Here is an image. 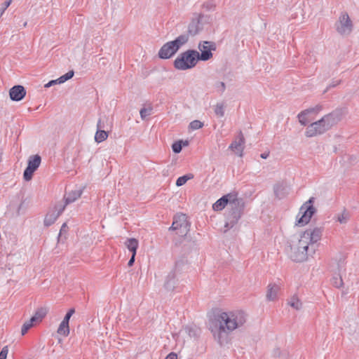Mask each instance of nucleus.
Instances as JSON below:
<instances>
[{
    "instance_id": "nucleus-33",
    "label": "nucleus",
    "mask_w": 359,
    "mask_h": 359,
    "mask_svg": "<svg viewBox=\"0 0 359 359\" xmlns=\"http://www.w3.org/2000/svg\"><path fill=\"white\" fill-rule=\"evenodd\" d=\"M203 126V123L198 120H194V121H191L189 124V128L191 130L200 129Z\"/></svg>"
},
{
    "instance_id": "nucleus-11",
    "label": "nucleus",
    "mask_w": 359,
    "mask_h": 359,
    "mask_svg": "<svg viewBox=\"0 0 359 359\" xmlns=\"http://www.w3.org/2000/svg\"><path fill=\"white\" fill-rule=\"evenodd\" d=\"M170 230H177L180 236H185L189 231V224L187 216L184 214L177 215L174 217Z\"/></svg>"
},
{
    "instance_id": "nucleus-28",
    "label": "nucleus",
    "mask_w": 359,
    "mask_h": 359,
    "mask_svg": "<svg viewBox=\"0 0 359 359\" xmlns=\"http://www.w3.org/2000/svg\"><path fill=\"white\" fill-rule=\"evenodd\" d=\"M69 323L62 321L57 329V333L60 335L67 337L69 334Z\"/></svg>"
},
{
    "instance_id": "nucleus-34",
    "label": "nucleus",
    "mask_w": 359,
    "mask_h": 359,
    "mask_svg": "<svg viewBox=\"0 0 359 359\" xmlns=\"http://www.w3.org/2000/svg\"><path fill=\"white\" fill-rule=\"evenodd\" d=\"M332 283L336 287H341L343 285V280L341 276H334L332 279Z\"/></svg>"
},
{
    "instance_id": "nucleus-2",
    "label": "nucleus",
    "mask_w": 359,
    "mask_h": 359,
    "mask_svg": "<svg viewBox=\"0 0 359 359\" xmlns=\"http://www.w3.org/2000/svg\"><path fill=\"white\" fill-rule=\"evenodd\" d=\"M247 321V314L241 310L220 311L215 315L210 327L214 337L222 343L229 332L242 327Z\"/></svg>"
},
{
    "instance_id": "nucleus-8",
    "label": "nucleus",
    "mask_w": 359,
    "mask_h": 359,
    "mask_svg": "<svg viewBox=\"0 0 359 359\" xmlns=\"http://www.w3.org/2000/svg\"><path fill=\"white\" fill-rule=\"evenodd\" d=\"M337 32L344 36L349 35L353 29V23L346 11L340 13L337 21L335 23Z\"/></svg>"
},
{
    "instance_id": "nucleus-23",
    "label": "nucleus",
    "mask_w": 359,
    "mask_h": 359,
    "mask_svg": "<svg viewBox=\"0 0 359 359\" xmlns=\"http://www.w3.org/2000/svg\"><path fill=\"white\" fill-rule=\"evenodd\" d=\"M125 245L132 254L136 255L137 249L139 246V242L135 238H128L125 242Z\"/></svg>"
},
{
    "instance_id": "nucleus-47",
    "label": "nucleus",
    "mask_w": 359,
    "mask_h": 359,
    "mask_svg": "<svg viewBox=\"0 0 359 359\" xmlns=\"http://www.w3.org/2000/svg\"><path fill=\"white\" fill-rule=\"evenodd\" d=\"M182 144H183L184 146H187V145H188V142H187V141L182 142Z\"/></svg>"
},
{
    "instance_id": "nucleus-15",
    "label": "nucleus",
    "mask_w": 359,
    "mask_h": 359,
    "mask_svg": "<svg viewBox=\"0 0 359 359\" xmlns=\"http://www.w3.org/2000/svg\"><path fill=\"white\" fill-rule=\"evenodd\" d=\"M245 148V139L241 132L239 133L236 138L229 147V149L233 151L236 155L243 156Z\"/></svg>"
},
{
    "instance_id": "nucleus-46",
    "label": "nucleus",
    "mask_w": 359,
    "mask_h": 359,
    "mask_svg": "<svg viewBox=\"0 0 359 359\" xmlns=\"http://www.w3.org/2000/svg\"><path fill=\"white\" fill-rule=\"evenodd\" d=\"M204 7L207 8H209L210 7V5H209V3H206L203 5Z\"/></svg>"
},
{
    "instance_id": "nucleus-42",
    "label": "nucleus",
    "mask_w": 359,
    "mask_h": 359,
    "mask_svg": "<svg viewBox=\"0 0 359 359\" xmlns=\"http://www.w3.org/2000/svg\"><path fill=\"white\" fill-rule=\"evenodd\" d=\"M269 152H264V153H262L260 156H261V158L266 159L269 157Z\"/></svg>"
},
{
    "instance_id": "nucleus-1",
    "label": "nucleus",
    "mask_w": 359,
    "mask_h": 359,
    "mask_svg": "<svg viewBox=\"0 0 359 359\" xmlns=\"http://www.w3.org/2000/svg\"><path fill=\"white\" fill-rule=\"evenodd\" d=\"M323 232V228L314 227L292 236L287 251L290 259L297 262L306 261L309 252L315 251L313 246L320 241Z\"/></svg>"
},
{
    "instance_id": "nucleus-49",
    "label": "nucleus",
    "mask_w": 359,
    "mask_h": 359,
    "mask_svg": "<svg viewBox=\"0 0 359 359\" xmlns=\"http://www.w3.org/2000/svg\"><path fill=\"white\" fill-rule=\"evenodd\" d=\"M27 25V22H25L24 23V27H25Z\"/></svg>"
},
{
    "instance_id": "nucleus-41",
    "label": "nucleus",
    "mask_w": 359,
    "mask_h": 359,
    "mask_svg": "<svg viewBox=\"0 0 359 359\" xmlns=\"http://www.w3.org/2000/svg\"><path fill=\"white\" fill-rule=\"evenodd\" d=\"M72 316H69L68 313H66L64 319L62 320V321H65V322H67V323H69V319Z\"/></svg>"
},
{
    "instance_id": "nucleus-13",
    "label": "nucleus",
    "mask_w": 359,
    "mask_h": 359,
    "mask_svg": "<svg viewBox=\"0 0 359 359\" xmlns=\"http://www.w3.org/2000/svg\"><path fill=\"white\" fill-rule=\"evenodd\" d=\"M41 158L39 155L30 156L28 158L27 167L24 171L23 177L25 180L29 181L32 180L34 172L39 167Z\"/></svg>"
},
{
    "instance_id": "nucleus-17",
    "label": "nucleus",
    "mask_w": 359,
    "mask_h": 359,
    "mask_svg": "<svg viewBox=\"0 0 359 359\" xmlns=\"http://www.w3.org/2000/svg\"><path fill=\"white\" fill-rule=\"evenodd\" d=\"M9 95L12 100L20 101L25 96L26 91L23 86H15L11 88Z\"/></svg>"
},
{
    "instance_id": "nucleus-31",
    "label": "nucleus",
    "mask_w": 359,
    "mask_h": 359,
    "mask_svg": "<svg viewBox=\"0 0 359 359\" xmlns=\"http://www.w3.org/2000/svg\"><path fill=\"white\" fill-rule=\"evenodd\" d=\"M34 324H36L34 321H32V318L24 323L21 329L22 335H25L27 331L33 327Z\"/></svg>"
},
{
    "instance_id": "nucleus-9",
    "label": "nucleus",
    "mask_w": 359,
    "mask_h": 359,
    "mask_svg": "<svg viewBox=\"0 0 359 359\" xmlns=\"http://www.w3.org/2000/svg\"><path fill=\"white\" fill-rule=\"evenodd\" d=\"M198 56L199 61H208L212 57V51L216 50V44L213 41H201L198 44Z\"/></svg>"
},
{
    "instance_id": "nucleus-10",
    "label": "nucleus",
    "mask_w": 359,
    "mask_h": 359,
    "mask_svg": "<svg viewBox=\"0 0 359 359\" xmlns=\"http://www.w3.org/2000/svg\"><path fill=\"white\" fill-rule=\"evenodd\" d=\"M207 21V17L200 14H196L191 18L188 25L187 35L195 36L203 29L204 23Z\"/></svg>"
},
{
    "instance_id": "nucleus-21",
    "label": "nucleus",
    "mask_w": 359,
    "mask_h": 359,
    "mask_svg": "<svg viewBox=\"0 0 359 359\" xmlns=\"http://www.w3.org/2000/svg\"><path fill=\"white\" fill-rule=\"evenodd\" d=\"M74 76V72L73 71H69L67 73H66L65 74L61 76L60 78L55 79V80H52L50 81H49L48 83H47L46 84H45L44 87L45 88H49L53 85H55V84H61V83H65L66 81L70 79L71 78H72Z\"/></svg>"
},
{
    "instance_id": "nucleus-4",
    "label": "nucleus",
    "mask_w": 359,
    "mask_h": 359,
    "mask_svg": "<svg viewBox=\"0 0 359 359\" xmlns=\"http://www.w3.org/2000/svg\"><path fill=\"white\" fill-rule=\"evenodd\" d=\"M189 41L187 34H181L175 40L165 43L159 50L158 56L162 59H168L172 57L178 50Z\"/></svg>"
},
{
    "instance_id": "nucleus-48",
    "label": "nucleus",
    "mask_w": 359,
    "mask_h": 359,
    "mask_svg": "<svg viewBox=\"0 0 359 359\" xmlns=\"http://www.w3.org/2000/svg\"><path fill=\"white\" fill-rule=\"evenodd\" d=\"M338 83H339V82L334 83L332 84V87L336 86L338 85Z\"/></svg>"
},
{
    "instance_id": "nucleus-20",
    "label": "nucleus",
    "mask_w": 359,
    "mask_h": 359,
    "mask_svg": "<svg viewBox=\"0 0 359 359\" xmlns=\"http://www.w3.org/2000/svg\"><path fill=\"white\" fill-rule=\"evenodd\" d=\"M177 283V277L175 271H171L166 277L165 287L168 290H173Z\"/></svg>"
},
{
    "instance_id": "nucleus-22",
    "label": "nucleus",
    "mask_w": 359,
    "mask_h": 359,
    "mask_svg": "<svg viewBox=\"0 0 359 359\" xmlns=\"http://www.w3.org/2000/svg\"><path fill=\"white\" fill-rule=\"evenodd\" d=\"M82 194L81 190H74L69 192L65 196V203L64 205H67L69 203L74 202L76 200L79 198Z\"/></svg>"
},
{
    "instance_id": "nucleus-30",
    "label": "nucleus",
    "mask_w": 359,
    "mask_h": 359,
    "mask_svg": "<svg viewBox=\"0 0 359 359\" xmlns=\"http://www.w3.org/2000/svg\"><path fill=\"white\" fill-rule=\"evenodd\" d=\"M193 177H194V176L191 174L185 175L182 177H180L177 178V180L176 181V185L177 187H181V186L185 184L189 180H191Z\"/></svg>"
},
{
    "instance_id": "nucleus-38",
    "label": "nucleus",
    "mask_w": 359,
    "mask_h": 359,
    "mask_svg": "<svg viewBox=\"0 0 359 359\" xmlns=\"http://www.w3.org/2000/svg\"><path fill=\"white\" fill-rule=\"evenodd\" d=\"M11 1H12L11 0H8V1H6L4 3L3 8H2V12H4L5 10H6V8L11 5Z\"/></svg>"
},
{
    "instance_id": "nucleus-32",
    "label": "nucleus",
    "mask_w": 359,
    "mask_h": 359,
    "mask_svg": "<svg viewBox=\"0 0 359 359\" xmlns=\"http://www.w3.org/2000/svg\"><path fill=\"white\" fill-rule=\"evenodd\" d=\"M151 112H152L151 107L142 108L140 111L141 118L142 120H144L147 117L149 116L151 114Z\"/></svg>"
},
{
    "instance_id": "nucleus-26",
    "label": "nucleus",
    "mask_w": 359,
    "mask_h": 359,
    "mask_svg": "<svg viewBox=\"0 0 359 359\" xmlns=\"http://www.w3.org/2000/svg\"><path fill=\"white\" fill-rule=\"evenodd\" d=\"M226 104L224 102H217L214 107V112L217 118H222L224 116Z\"/></svg>"
},
{
    "instance_id": "nucleus-18",
    "label": "nucleus",
    "mask_w": 359,
    "mask_h": 359,
    "mask_svg": "<svg viewBox=\"0 0 359 359\" xmlns=\"http://www.w3.org/2000/svg\"><path fill=\"white\" fill-rule=\"evenodd\" d=\"M290 188L288 186L283 183L279 182L274 185L273 191L276 197L283 198L289 194Z\"/></svg>"
},
{
    "instance_id": "nucleus-45",
    "label": "nucleus",
    "mask_w": 359,
    "mask_h": 359,
    "mask_svg": "<svg viewBox=\"0 0 359 359\" xmlns=\"http://www.w3.org/2000/svg\"><path fill=\"white\" fill-rule=\"evenodd\" d=\"M75 312V310L74 309H71L68 311V312L67 313H68L69 316H72Z\"/></svg>"
},
{
    "instance_id": "nucleus-14",
    "label": "nucleus",
    "mask_w": 359,
    "mask_h": 359,
    "mask_svg": "<svg viewBox=\"0 0 359 359\" xmlns=\"http://www.w3.org/2000/svg\"><path fill=\"white\" fill-rule=\"evenodd\" d=\"M65 208V205L58 203L51 208L44 218V225L49 226L52 225L61 215Z\"/></svg>"
},
{
    "instance_id": "nucleus-44",
    "label": "nucleus",
    "mask_w": 359,
    "mask_h": 359,
    "mask_svg": "<svg viewBox=\"0 0 359 359\" xmlns=\"http://www.w3.org/2000/svg\"><path fill=\"white\" fill-rule=\"evenodd\" d=\"M274 355L276 356V357H280V351L279 349H277L274 351Z\"/></svg>"
},
{
    "instance_id": "nucleus-43",
    "label": "nucleus",
    "mask_w": 359,
    "mask_h": 359,
    "mask_svg": "<svg viewBox=\"0 0 359 359\" xmlns=\"http://www.w3.org/2000/svg\"><path fill=\"white\" fill-rule=\"evenodd\" d=\"M66 228H67V224L65 223H64L62 226H61V229H60V234L62 233V232L65 231L66 230Z\"/></svg>"
},
{
    "instance_id": "nucleus-37",
    "label": "nucleus",
    "mask_w": 359,
    "mask_h": 359,
    "mask_svg": "<svg viewBox=\"0 0 359 359\" xmlns=\"http://www.w3.org/2000/svg\"><path fill=\"white\" fill-rule=\"evenodd\" d=\"M8 353V346H4L0 352V359H6Z\"/></svg>"
},
{
    "instance_id": "nucleus-35",
    "label": "nucleus",
    "mask_w": 359,
    "mask_h": 359,
    "mask_svg": "<svg viewBox=\"0 0 359 359\" xmlns=\"http://www.w3.org/2000/svg\"><path fill=\"white\" fill-rule=\"evenodd\" d=\"M215 88L219 93H223L226 89V85L222 81H217L215 84Z\"/></svg>"
},
{
    "instance_id": "nucleus-12",
    "label": "nucleus",
    "mask_w": 359,
    "mask_h": 359,
    "mask_svg": "<svg viewBox=\"0 0 359 359\" xmlns=\"http://www.w3.org/2000/svg\"><path fill=\"white\" fill-rule=\"evenodd\" d=\"M243 202L241 200V205L238 207H233L231 209L226 215V221L224 224V231H226L233 227L238 222L241 217Z\"/></svg>"
},
{
    "instance_id": "nucleus-6",
    "label": "nucleus",
    "mask_w": 359,
    "mask_h": 359,
    "mask_svg": "<svg viewBox=\"0 0 359 359\" xmlns=\"http://www.w3.org/2000/svg\"><path fill=\"white\" fill-rule=\"evenodd\" d=\"M313 202L314 198L311 197L302 205L296 217L295 224L297 226H303L309 222L316 212V209L313 205Z\"/></svg>"
},
{
    "instance_id": "nucleus-24",
    "label": "nucleus",
    "mask_w": 359,
    "mask_h": 359,
    "mask_svg": "<svg viewBox=\"0 0 359 359\" xmlns=\"http://www.w3.org/2000/svg\"><path fill=\"white\" fill-rule=\"evenodd\" d=\"M48 313V309L46 308H40L39 309L34 313V315L31 318L32 321H34L36 323H40L42 319L46 316Z\"/></svg>"
},
{
    "instance_id": "nucleus-19",
    "label": "nucleus",
    "mask_w": 359,
    "mask_h": 359,
    "mask_svg": "<svg viewBox=\"0 0 359 359\" xmlns=\"http://www.w3.org/2000/svg\"><path fill=\"white\" fill-rule=\"evenodd\" d=\"M317 110H318V109H317ZM316 111V109L311 108V109H309L302 111L298 115V118H299V123L302 125L305 126L308 123L311 121L313 120V118L311 117V114L312 113H314Z\"/></svg>"
},
{
    "instance_id": "nucleus-36",
    "label": "nucleus",
    "mask_w": 359,
    "mask_h": 359,
    "mask_svg": "<svg viewBox=\"0 0 359 359\" xmlns=\"http://www.w3.org/2000/svg\"><path fill=\"white\" fill-rule=\"evenodd\" d=\"M172 151L178 154L182 151V141H178L172 144Z\"/></svg>"
},
{
    "instance_id": "nucleus-7",
    "label": "nucleus",
    "mask_w": 359,
    "mask_h": 359,
    "mask_svg": "<svg viewBox=\"0 0 359 359\" xmlns=\"http://www.w3.org/2000/svg\"><path fill=\"white\" fill-rule=\"evenodd\" d=\"M241 205V199L238 198L236 193H229L223 196L218 199L212 205V209L215 211L222 210L226 205L230 209H233V207H238Z\"/></svg>"
},
{
    "instance_id": "nucleus-39",
    "label": "nucleus",
    "mask_w": 359,
    "mask_h": 359,
    "mask_svg": "<svg viewBox=\"0 0 359 359\" xmlns=\"http://www.w3.org/2000/svg\"><path fill=\"white\" fill-rule=\"evenodd\" d=\"M165 359H177V356L176 353H170L166 356Z\"/></svg>"
},
{
    "instance_id": "nucleus-29",
    "label": "nucleus",
    "mask_w": 359,
    "mask_h": 359,
    "mask_svg": "<svg viewBox=\"0 0 359 359\" xmlns=\"http://www.w3.org/2000/svg\"><path fill=\"white\" fill-rule=\"evenodd\" d=\"M351 215L346 210H344L341 213H339L337 216V221L340 224H346L349 220Z\"/></svg>"
},
{
    "instance_id": "nucleus-40",
    "label": "nucleus",
    "mask_w": 359,
    "mask_h": 359,
    "mask_svg": "<svg viewBox=\"0 0 359 359\" xmlns=\"http://www.w3.org/2000/svg\"><path fill=\"white\" fill-rule=\"evenodd\" d=\"M135 255H136L132 254L131 258L130 259L128 263V265L129 266H131L134 264Z\"/></svg>"
},
{
    "instance_id": "nucleus-27",
    "label": "nucleus",
    "mask_w": 359,
    "mask_h": 359,
    "mask_svg": "<svg viewBox=\"0 0 359 359\" xmlns=\"http://www.w3.org/2000/svg\"><path fill=\"white\" fill-rule=\"evenodd\" d=\"M287 304L294 309L295 310H300L302 307V303L299 300V299L294 295L290 298L288 300Z\"/></svg>"
},
{
    "instance_id": "nucleus-5",
    "label": "nucleus",
    "mask_w": 359,
    "mask_h": 359,
    "mask_svg": "<svg viewBox=\"0 0 359 359\" xmlns=\"http://www.w3.org/2000/svg\"><path fill=\"white\" fill-rule=\"evenodd\" d=\"M332 116L327 115L321 119L310 124L306 130L305 135L308 137H312L320 135L327 130L331 125Z\"/></svg>"
},
{
    "instance_id": "nucleus-25",
    "label": "nucleus",
    "mask_w": 359,
    "mask_h": 359,
    "mask_svg": "<svg viewBox=\"0 0 359 359\" xmlns=\"http://www.w3.org/2000/svg\"><path fill=\"white\" fill-rule=\"evenodd\" d=\"M97 128H98V130L95 133V140L97 142L100 143V142L104 141L107 138L108 133L105 130H100V128H102V126L100 125V121H99L97 123Z\"/></svg>"
},
{
    "instance_id": "nucleus-3",
    "label": "nucleus",
    "mask_w": 359,
    "mask_h": 359,
    "mask_svg": "<svg viewBox=\"0 0 359 359\" xmlns=\"http://www.w3.org/2000/svg\"><path fill=\"white\" fill-rule=\"evenodd\" d=\"M198 61V51L189 49L178 55L173 65L176 69L185 71L195 67Z\"/></svg>"
},
{
    "instance_id": "nucleus-16",
    "label": "nucleus",
    "mask_w": 359,
    "mask_h": 359,
    "mask_svg": "<svg viewBox=\"0 0 359 359\" xmlns=\"http://www.w3.org/2000/svg\"><path fill=\"white\" fill-rule=\"evenodd\" d=\"M280 286L276 283H269L267 286L266 298L268 301L274 302L278 299Z\"/></svg>"
}]
</instances>
